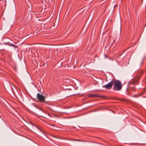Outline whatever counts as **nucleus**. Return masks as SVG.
Here are the masks:
<instances>
[{
  "label": "nucleus",
  "instance_id": "7ed1b4c3",
  "mask_svg": "<svg viewBox=\"0 0 146 146\" xmlns=\"http://www.w3.org/2000/svg\"><path fill=\"white\" fill-rule=\"evenodd\" d=\"M113 83L114 80H112L107 84L103 85L102 86V87L105 88L106 89L108 90L111 89L112 87Z\"/></svg>",
  "mask_w": 146,
  "mask_h": 146
},
{
  "label": "nucleus",
  "instance_id": "423d86ee",
  "mask_svg": "<svg viewBox=\"0 0 146 146\" xmlns=\"http://www.w3.org/2000/svg\"><path fill=\"white\" fill-rule=\"evenodd\" d=\"M10 45L11 46L14 47L16 48H17V46L15 45L14 44H11Z\"/></svg>",
  "mask_w": 146,
  "mask_h": 146
},
{
  "label": "nucleus",
  "instance_id": "0eeeda50",
  "mask_svg": "<svg viewBox=\"0 0 146 146\" xmlns=\"http://www.w3.org/2000/svg\"><path fill=\"white\" fill-rule=\"evenodd\" d=\"M108 58H109V59H110L111 60H112V61H113V60H114V59H113V58H110V57H108Z\"/></svg>",
  "mask_w": 146,
  "mask_h": 146
},
{
  "label": "nucleus",
  "instance_id": "20e7f679",
  "mask_svg": "<svg viewBox=\"0 0 146 146\" xmlns=\"http://www.w3.org/2000/svg\"><path fill=\"white\" fill-rule=\"evenodd\" d=\"M37 98L40 102H43L44 101L45 97L44 96L42 95L41 94H40L39 93H38L37 95Z\"/></svg>",
  "mask_w": 146,
  "mask_h": 146
},
{
  "label": "nucleus",
  "instance_id": "f257e3e1",
  "mask_svg": "<svg viewBox=\"0 0 146 146\" xmlns=\"http://www.w3.org/2000/svg\"><path fill=\"white\" fill-rule=\"evenodd\" d=\"M138 78H135L130 81L128 84V88L127 89V90L128 91L130 89L135 91V86L138 83Z\"/></svg>",
  "mask_w": 146,
  "mask_h": 146
},
{
  "label": "nucleus",
  "instance_id": "39448f33",
  "mask_svg": "<svg viewBox=\"0 0 146 146\" xmlns=\"http://www.w3.org/2000/svg\"><path fill=\"white\" fill-rule=\"evenodd\" d=\"M88 96L89 97H93L95 98H99L100 97V96L97 94H87Z\"/></svg>",
  "mask_w": 146,
  "mask_h": 146
},
{
  "label": "nucleus",
  "instance_id": "6e6552de",
  "mask_svg": "<svg viewBox=\"0 0 146 146\" xmlns=\"http://www.w3.org/2000/svg\"><path fill=\"white\" fill-rule=\"evenodd\" d=\"M105 58H107V55H105Z\"/></svg>",
  "mask_w": 146,
  "mask_h": 146
},
{
  "label": "nucleus",
  "instance_id": "f03ea898",
  "mask_svg": "<svg viewBox=\"0 0 146 146\" xmlns=\"http://www.w3.org/2000/svg\"><path fill=\"white\" fill-rule=\"evenodd\" d=\"M113 89L114 90L119 91L122 88L121 83L118 80H116L114 82Z\"/></svg>",
  "mask_w": 146,
  "mask_h": 146
},
{
  "label": "nucleus",
  "instance_id": "1a4fd4ad",
  "mask_svg": "<svg viewBox=\"0 0 146 146\" xmlns=\"http://www.w3.org/2000/svg\"><path fill=\"white\" fill-rule=\"evenodd\" d=\"M75 140V141H78V140Z\"/></svg>",
  "mask_w": 146,
  "mask_h": 146
},
{
  "label": "nucleus",
  "instance_id": "9d476101",
  "mask_svg": "<svg viewBox=\"0 0 146 146\" xmlns=\"http://www.w3.org/2000/svg\"><path fill=\"white\" fill-rule=\"evenodd\" d=\"M145 88L146 89V88Z\"/></svg>",
  "mask_w": 146,
  "mask_h": 146
}]
</instances>
